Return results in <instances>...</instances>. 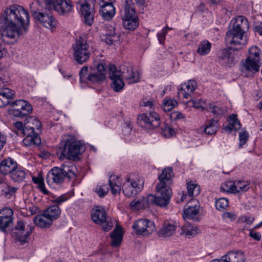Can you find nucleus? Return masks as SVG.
Segmentation results:
<instances>
[{
    "instance_id": "nucleus-11",
    "label": "nucleus",
    "mask_w": 262,
    "mask_h": 262,
    "mask_svg": "<svg viewBox=\"0 0 262 262\" xmlns=\"http://www.w3.org/2000/svg\"><path fill=\"white\" fill-rule=\"evenodd\" d=\"M144 184V180L142 177L132 179L127 177L123 184V193L128 198L134 197L141 191Z\"/></svg>"
},
{
    "instance_id": "nucleus-18",
    "label": "nucleus",
    "mask_w": 262,
    "mask_h": 262,
    "mask_svg": "<svg viewBox=\"0 0 262 262\" xmlns=\"http://www.w3.org/2000/svg\"><path fill=\"white\" fill-rule=\"evenodd\" d=\"M95 0H92V4H90L88 1L81 3L80 12L82 15V19L85 25L90 26L94 23L95 9Z\"/></svg>"
},
{
    "instance_id": "nucleus-30",
    "label": "nucleus",
    "mask_w": 262,
    "mask_h": 262,
    "mask_svg": "<svg viewBox=\"0 0 262 262\" xmlns=\"http://www.w3.org/2000/svg\"><path fill=\"white\" fill-rule=\"evenodd\" d=\"M123 229L117 225L113 232L110 234L112 239L111 245L112 247H117L120 246L123 238Z\"/></svg>"
},
{
    "instance_id": "nucleus-57",
    "label": "nucleus",
    "mask_w": 262,
    "mask_h": 262,
    "mask_svg": "<svg viewBox=\"0 0 262 262\" xmlns=\"http://www.w3.org/2000/svg\"><path fill=\"white\" fill-rule=\"evenodd\" d=\"M9 77L7 72L3 70H0V86L8 81Z\"/></svg>"
},
{
    "instance_id": "nucleus-17",
    "label": "nucleus",
    "mask_w": 262,
    "mask_h": 262,
    "mask_svg": "<svg viewBox=\"0 0 262 262\" xmlns=\"http://www.w3.org/2000/svg\"><path fill=\"white\" fill-rule=\"evenodd\" d=\"M32 228L28 229L25 228V223L21 220L18 221L16 226L12 231V236L21 244L27 242V239L30 235Z\"/></svg>"
},
{
    "instance_id": "nucleus-1",
    "label": "nucleus",
    "mask_w": 262,
    "mask_h": 262,
    "mask_svg": "<svg viewBox=\"0 0 262 262\" xmlns=\"http://www.w3.org/2000/svg\"><path fill=\"white\" fill-rule=\"evenodd\" d=\"M29 24L28 11L20 5H11L0 17V38L8 44L15 42L28 31Z\"/></svg>"
},
{
    "instance_id": "nucleus-48",
    "label": "nucleus",
    "mask_w": 262,
    "mask_h": 262,
    "mask_svg": "<svg viewBox=\"0 0 262 262\" xmlns=\"http://www.w3.org/2000/svg\"><path fill=\"white\" fill-rule=\"evenodd\" d=\"M215 205L217 210L223 211L228 207L229 202L226 198H220L216 201Z\"/></svg>"
},
{
    "instance_id": "nucleus-45",
    "label": "nucleus",
    "mask_w": 262,
    "mask_h": 262,
    "mask_svg": "<svg viewBox=\"0 0 262 262\" xmlns=\"http://www.w3.org/2000/svg\"><path fill=\"white\" fill-rule=\"evenodd\" d=\"M177 105V102L173 99H165L162 103V106L165 112H169Z\"/></svg>"
},
{
    "instance_id": "nucleus-52",
    "label": "nucleus",
    "mask_w": 262,
    "mask_h": 262,
    "mask_svg": "<svg viewBox=\"0 0 262 262\" xmlns=\"http://www.w3.org/2000/svg\"><path fill=\"white\" fill-rule=\"evenodd\" d=\"M6 187L3 189V192L5 196L10 198L11 195H13L16 192L17 188L12 187L7 184H6Z\"/></svg>"
},
{
    "instance_id": "nucleus-7",
    "label": "nucleus",
    "mask_w": 262,
    "mask_h": 262,
    "mask_svg": "<svg viewBox=\"0 0 262 262\" xmlns=\"http://www.w3.org/2000/svg\"><path fill=\"white\" fill-rule=\"evenodd\" d=\"M231 20L225 38L226 45H233L236 49H242L247 44V36L244 35L245 29H243Z\"/></svg>"
},
{
    "instance_id": "nucleus-35",
    "label": "nucleus",
    "mask_w": 262,
    "mask_h": 262,
    "mask_svg": "<svg viewBox=\"0 0 262 262\" xmlns=\"http://www.w3.org/2000/svg\"><path fill=\"white\" fill-rule=\"evenodd\" d=\"M47 217L52 222L57 219L61 213V210L57 205H53L43 211Z\"/></svg>"
},
{
    "instance_id": "nucleus-10",
    "label": "nucleus",
    "mask_w": 262,
    "mask_h": 262,
    "mask_svg": "<svg viewBox=\"0 0 262 262\" xmlns=\"http://www.w3.org/2000/svg\"><path fill=\"white\" fill-rule=\"evenodd\" d=\"M120 14L122 25L125 29L133 31L137 28L139 26V20L135 8L122 6Z\"/></svg>"
},
{
    "instance_id": "nucleus-26",
    "label": "nucleus",
    "mask_w": 262,
    "mask_h": 262,
    "mask_svg": "<svg viewBox=\"0 0 262 262\" xmlns=\"http://www.w3.org/2000/svg\"><path fill=\"white\" fill-rule=\"evenodd\" d=\"M15 93L12 90L3 86L0 89V107H4L7 105L10 106L11 100L15 98Z\"/></svg>"
},
{
    "instance_id": "nucleus-15",
    "label": "nucleus",
    "mask_w": 262,
    "mask_h": 262,
    "mask_svg": "<svg viewBox=\"0 0 262 262\" xmlns=\"http://www.w3.org/2000/svg\"><path fill=\"white\" fill-rule=\"evenodd\" d=\"M133 229L139 235H149L156 230V226L153 221L140 219L136 221L133 225Z\"/></svg>"
},
{
    "instance_id": "nucleus-12",
    "label": "nucleus",
    "mask_w": 262,
    "mask_h": 262,
    "mask_svg": "<svg viewBox=\"0 0 262 262\" xmlns=\"http://www.w3.org/2000/svg\"><path fill=\"white\" fill-rule=\"evenodd\" d=\"M32 110V106L29 102L19 99L11 102L9 113L15 117L24 118L31 113Z\"/></svg>"
},
{
    "instance_id": "nucleus-41",
    "label": "nucleus",
    "mask_w": 262,
    "mask_h": 262,
    "mask_svg": "<svg viewBox=\"0 0 262 262\" xmlns=\"http://www.w3.org/2000/svg\"><path fill=\"white\" fill-rule=\"evenodd\" d=\"M109 189V186L107 184H105L97 185L94 189V191L100 198H103L108 193Z\"/></svg>"
},
{
    "instance_id": "nucleus-47",
    "label": "nucleus",
    "mask_w": 262,
    "mask_h": 262,
    "mask_svg": "<svg viewBox=\"0 0 262 262\" xmlns=\"http://www.w3.org/2000/svg\"><path fill=\"white\" fill-rule=\"evenodd\" d=\"M229 123L234 127V129L237 130L241 128V124L235 114L230 115L228 119Z\"/></svg>"
},
{
    "instance_id": "nucleus-50",
    "label": "nucleus",
    "mask_w": 262,
    "mask_h": 262,
    "mask_svg": "<svg viewBox=\"0 0 262 262\" xmlns=\"http://www.w3.org/2000/svg\"><path fill=\"white\" fill-rule=\"evenodd\" d=\"M135 4L139 6H143L145 4V0H125L122 6H128V8H135Z\"/></svg>"
},
{
    "instance_id": "nucleus-23",
    "label": "nucleus",
    "mask_w": 262,
    "mask_h": 262,
    "mask_svg": "<svg viewBox=\"0 0 262 262\" xmlns=\"http://www.w3.org/2000/svg\"><path fill=\"white\" fill-rule=\"evenodd\" d=\"M177 228V223L171 220H166L163 224L162 227L157 232L159 237L166 238L171 236L174 233Z\"/></svg>"
},
{
    "instance_id": "nucleus-9",
    "label": "nucleus",
    "mask_w": 262,
    "mask_h": 262,
    "mask_svg": "<svg viewBox=\"0 0 262 262\" xmlns=\"http://www.w3.org/2000/svg\"><path fill=\"white\" fill-rule=\"evenodd\" d=\"M72 50L74 59L78 63L82 64L89 59L91 51L85 36H81L76 39Z\"/></svg>"
},
{
    "instance_id": "nucleus-29",
    "label": "nucleus",
    "mask_w": 262,
    "mask_h": 262,
    "mask_svg": "<svg viewBox=\"0 0 262 262\" xmlns=\"http://www.w3.org/2000/svg\"><path fill=\"white\" fill-rule=\"evenodd\" d=\"M17 163L11 158L3 160L0 163V172L3 174H8L12 173L17 167Z\"/></svg>"
},
{
    "instance_id": "nucleus-46",
    "label": "nucleus",
    "mask_w": 262,
    "mask_h": 262,
    "mask_svg": "<svg viewBox=\"0 0 262 262\" xmlns=\"http://www.w3.org/2000/svg\"><path fill=\"white\" fill-rule=\"evenodd\" d=\"M208 111L211 112L214 115L218 117L224 115L226 112V110L222 107L210 104L208 108Z\"/></svg>"
},
{
    "instance_id": "nucleus-6",
    "label": "nucleus",
    "mask_w": 262,
    "mask_h": 262,
    "mask_svg": "<svg viewBox=\"0 0 262 262\" xmlns=\"http://www.w3.org/2000/svg\"><path fill=\"white\" fill-rule=\"evenodd\" d=\"M26 124L23 130V134L26 137L23 141L26 146L38 145L41 143L38 135L40 132L41 123L35 117L29 116L26 119Z\"/></svg>"
},
{
    "instance_id": "nucleus-3",
    "label": "nucleus",
    "mask_w": 262,
    "mask_h": 262,
    "mask_svg": "<svg viewBox=\"0 0 262 262\" xmlns=\"http://www.w3.org/2000/svg\"><path fill=\"white\" fill-rule=\"evenodd\" d=\"M108 76L112 80L111 87L116 92H121L124 87L123 79L127 81L128 83L132 84L140 81L139 73L134 72L131 67L122 64L119 67L111 64L108 67Z\"/></svg>"
},
{
    "instance_id": "nucleus-24",
    "label": "nucleus",
    "mask_w": 262,
    "mask_h": 262,
    "mask_svg": "<svg viewBox=\"0 0 262 262\" xmlns=\"http://www.w3.org/2000/svg\"><path fill=\"white\" fill-rule=\"evenodd\" d=\"M196 82L193 80H190L187 82L182 84L181 88L179 90L178 94L183 98H188L196 89Z\"/></svg>"
},
{
    "instance_id": "nucleus-19",
    "label": "nucleus",
    "mask_w": 262,
    "mask_h": 262,
    "mask_svg": "<svg viewBox=\"0 0 262 262\" xmlns=\"http://www.w3.org/2000/svg\"><path fill=\"white\" fill-rule=\"evenodd\" d=\"M228 48L223 49L219 56L220 62L226 66L232 67L237 62V59L232 51H236L241 49H236V47L233 45H229Z\"/></svg>"
},
{
    "instance_id": "nucleus-13",
    "label": "nucleus",
    "mask_w": 262,
    "mask_h": 262,
    "mask_svg": "<svg viewBox=\"0 0 262 262\" xmlns=\"http://www.w3.org/2000/svg\"><path fill=\"white\" fill-rule=\"evenodd\" d=\"M92 221L102 226L104 231H108L114 226L113 222L107 216L106 211L103 208L98 207L92 214Z\"/></svg>"
},
{
    "instance_id": "nucleus-43",
    "label": "nucleus",
    "mask_w": 262,
    "mask_h": 262,
    "mask_svg": "<svg viewBox=\"0 0 262 262\" xmlns=\"http://www.w3.org/2000/svg\"><path fill=\"white\" fill-rule=\"evenodd\" d=\"M232 22H234L236 25H239L243 29L248 30L249 28V23L247 19L243 16H238L232 19Z\"/></svg>"
},
{
    "instance_id": "nucleus-31",
    "label": "nucleus",
    "mask_w": 262,
    "mask_h": 262,
    "mask_svg": "<svg viewBox=\"0 0 262 262\" xmlns=\"http://www.w3.org/2000/svg\"><path fill=\"white\" fill-rule=\"evenodd\" d=\"M198 231L199 229L196 226L187 222L181 227L180 234L189 238L195 236Z\"/></svg>"
},
{
    "instance_id": "nucleus-53",
    "label": "nucleus",
    "mask_w": 262,
    "mask_h": 262,
    "mask_svg": "<svg viewBox=\"0 0 262 262\" xmlns=\"http://www.w3.org/2000/svg\"><path fill=\"white\" fill-rule=\"evenodd\" d=\"M32 181L34 183L38 185L40 189L44 194L48 193V191L45 188V185L41 178L33 177Z\"/></svg>"
},
{
    "instance_id": "nucleus-36",
    "label": "nucleus",
    "mask_w": 262,
    "mask_h": 262,
    "mask_svg": "<svg viewBox=\"0 0 262 262\" xmlns=\"http://www.w3.org/2000/svg\"><path fill=\"white\" fill-rule=\"evenodd\" d=\"M26 176V171L20 167L15 168L10 174V177L13 181L16 182H20L23 181Z\"/></svg>"
},
{
    "instance_id": "nucleus-2",
    "label": "nucleus",
    "mask_w": 262,
    "mask_h": 262,
    "mask_svg": "<svg viewBox=\"0 0 262 262\" xmlns=\"http://www.w3.org/2000/svg\"><path fill=\"white\" fill-rule=\"evenodd\" d=\"M173 177L172 168L171 167L165 168L158 176L159 182L156 187L157 196L149 194L146 198L142 197L138 200H134L130 203V207L133 209L136 210L146 208L150 205L161 207H166L169 203L171 196V186L173 183Z\"/></svg>"
},
{
    "instance_id": "nucleus-33",
    "label": "nucleus",
    "mask_w": 262,
    "mask_h": 262,
    "mask_svg": "<svg viewBox=\"0 0 262 262\" xmlns=\"http://www.w3.org/2000/svg\"><path fill=\"white\" fill-rule=\"evenodd\" d=\"M108 181L112 193L115 195L120 193L121 184L120 178L115 174H113L110 176Z\"/></svg>"
},
{
    "instance_id": "nucleus-21",
    "label": "nucleus",
    "mask_w": 262,
    "mask_h": 262,
    "mask_svg": "<svg viewBox=\"0 0 262 262\" xmlns=\"http://www.w3.org/2000/svg\"><path fill=\"white\" fill-rule=\"evenodd\" d=\"M53 8L59 14L68 15L73 11L74 5L71 0H56L54 2Z\"/></svg>"
},
{
    "instance_id": "nucleus-62",
    "label": "nucleus",
    "mask_w": 262,
    "mask_h": 262,
    "mask_svg": "<svg viewBox=\"0 0 262 262\" xmlns=\"http://www.w3.org/2000/svg\"><path fill=\"white\" fill-rule=\"evenodd\" d=\"M240 220L242 222L246 223L247 224L250 225L253 224L254 218L253 217L243 216L241 217Z\"/></svg>"
},
{
    "instance_id": "nucleus-22",
    "label": "nucleus",
    "mask_w": 262,
    "mask_h": 262,
    "mask_svg": "<svg viewBox=\"0 0 262 262\" xmlns=\"http://www.w3.org/2000/svg\"><path fill=\"white\" fill-rule=\"evenodd\" d=\"M13 210L10 208H5L0 211V230L5 232L6 229L13 223Z\"/></svg>"
},
{
    "instance_id": "nucleus-51",
    "label": "nucleus",
    "mask_w": 262,
    "mask_h": 262,
    "mask_svg": "<svg viewBox=\"0 0 262 262\" xmlns=\"http://www.w3.org/2000/svg\"><path fill=\"white\" fill-rule=\"evenodd\" d=\"M161 134L164 137L166 138H169L175 134V131L171 127L165 125L161 128Z\"/></svg>"
},
{
    "instance_id": "nucleus-5",
    "label": "nucleus",
    "mask_w": 262,
    "mask_h": 262,
    "mask_svg": "<svg viewBox=\"0 0 262 262\" xmlns=\"http://www.w3.org/2000/svg\"><path fill=\"white\" fill-rule=\"evenodd\" d=\"M84 150L83 145L72 135L64 136L59 145L60 158H66L75 160Z\"/></svg>"
},
{
    "instance_id": "nucleus-64",
    "label": "nucleus",
    "mask_w": 262,
    "mask_h": 262,
    "mask_svg": "<svg viewBox=\"0 0 262 262\" xmlns=\"http://www.w3.org/2000/svg\"><path fill=\"white\" fill-rule=\"evenodd\" d=\"M6 137L1 132H0V151L3 148L4 144L6 143Z\"/></svg>"
},
{
    "instance_id": "nucleus-49",
    "label": "nucleus",
    "mask_w": 262,
    "mask_h": 262,
    "mask_svg": "<svg viewBox=\"0 0 262 262\" xmlns=\"http://www.w3.org/2000/svg\"><path fill=\"white\" fill-rule=\"evenodd\" d=\"M221 188L224 191H227L233 193H236L235 181H229L224 185H222Z\"/></svg>"
},
{
    "instance_id": "nucleus-37",
    "label": "nucleus",
    "mask_w": 262,
    "mask_h": 262,
    "mask_svg": "<svg viewBox=\"0 0 262 262\" xmlns=\"http://www.w3.org/2000/svg\"><path fill=\"white\" fill-rule=\"evenodd\" d=\"M219 127L218 121L212 119L206 123L204 131L208 135H212L216 133Z\"/></svg>"
},
{
    "instance_id": "nucleus-60",
    "label": "nucleus",
    "mask_w": 262,
    "mask_h": 262,
    "mask_svg": "<svg viewBox=\"0 0 262 262\" xmlns=\"http://www.w3.org/2000/svg\"><path fill=\"white\" fill-rule=\"evenodd\" d=\"M69 198V197L67 195L63 194L54 200V203L58 206V205L68 200Z\"/></svg>"
},
{
    "instance_id": "nucleus-38",
    "label": "nucleus",
    "mask_w": 262,
    "mask_h": 262,
    "mask_svg": "<svg viewBox=\"0 0 262 262\" xmlns=\"http://www.w3.org/2000/svg\"><path fill=\"white\" fill-rule=\"evenodd\" d=\"M43 6H41L37 0L30 5V11L34 18L37 17L41 12H43Z\"/></svg>"
},
{
    "instance_id": "nucleus-16",
    "label": "nucleus",
    "mask_w": 262,
    "mask_h": 262,
    "mask_svg": "<svg viewBox=\"0 0 262 262\" xmlns=\"http://www.w3.org/2000/svg\"><path fill=\"white\" fill-rule=\"evenodd\" d=\"M260 61L246 57L241 61L240 70L242 75L245 77L253 76L259 71Z\"/></svg>"
},
{
    "instance_id": "nucleus-63",
    "label": "nucleus",
    "mask_w": 262,
    "mask_h": 262,
    "mask_svg": "<svg viewBox=\"0 0 262 262\" xmlns=\"http://www.w3.org/2000/svg\"><path fill=\"white\" fill-rule=\"evenodd\" d=\"M223 216L225 219H229L231 221H233L236 219L237 216L233 213L225 212L224 213Z\"/></svg>"
},
{
    "instance_id": "nucleus-28",
    "label": "nucleus",
    "mask_w": 262,
    "mask_h": 262,
    "mask_svg": "<svg viewBox=\"0 0 262 262\" xmlns=\"http://www.w3.org/2000/svg\"><path fill=\"white\" fill-rule=\"evenodd\" d=\"M187 204V207L184 210L183 217L184 219H194L199 212L200 206L196 200H192Z\"/></svg>"
},
{
    "instance_id": "nucleus-8",
    "label": "nucleus",
    "mask_w": 262,
    "mask_h": 262,
    "mask_svg": "<svg viewBox=\"0 0 262 262\" xmlns=\"http://www.w3.org/2000/svg\"><path fill=\"white\" fill-rule=\"evenodd\" d=\"M95 67H83L79 75L81 82L95 83L102 81L105 75V67L102 63L96 65Z\"/></svg>"
},
{
    "instance_id": "nucleus-61",
    "label": "nucleus",
    "mask_w": 262,
    "mask_h": 262,
    "mask_svg": "<svg viewBox=\"0 0 262 262\" xmlns=\"http://www.w3.org/2000/svg\"><path fill=\"white\" fill-rule=\"evenodd\" d=\"M167 34V31L165 29H163L162 31L157 34V36L159 43L163 44L165 39V36Z\"/></svg>"
},
{
    "instance_id": "nucleus-59",
    "label": "nucleus",
    "mask_w": 262,
    "mask_h": 262,
    "mask_svg": "<svg viewBox=\"0 0 262 262\" xmlns=\"http://www.w3.org/2000/svg\"><path fill=\"white\" fill-rule=\"evenodd\" d=\"M69 198V197L67 195L63 194L54 200V203L58 206V205L68 200Z\"/></svg>"
},
{
    "instance_id": "nucleus-20",
    "label": "nucleus",
    "mask_w": 262,
    "mask_h": 262,
    "mask_svg": "<svg viewBox=\"0 0 262 262\" xmlns=\"http://www.w3.org/2000/svg\"><path fill=\"white\" fill-rule=\"evenodd\" d=\"M110 2H105L104 0H100V14L105 19L109 20L112 19L116 13L115 8L113 5V2L115 0H110Z\"/></svg>"
},
{
    "instance_id": "nucleus-14",
    "label": "nucleus",
    "mask_w": 262,
    "mask_h": 262,
    "mask_svg": "<svg viewBox=\"0 0 262 262\" xmlns=\"http://www.w3.org/2000/svg\"><path fill=\"white\" fill-rule=\"evenodd\" d=\"M138 122L141 127L149 130L158 127L161 123L159 114L154 112H150L148 114L139 115Z\"/></svg>"
},
{
    "instance_id": "nucleus-42",
    "label": "nucleus",
    "mask_w": 262,
    "mask_h": 262,
    "mask_svg": "<svg viewBox=\"0 0 262 262\" xmlns=\"http://www.w3.org/2000/svg\"><path fill=\"white\" fill-rule=\"evenodd\" d=\"M261 51L256 46H252L248 50V55L247 57H250L251 59L258 60L260 61V53Z\"/></svg>"
},
{
    "instance_id": "nucleus-32",
    "label": "nucleus",
    "mask_w": 262,
    "mask_h": 262,
    "mask_svg": "<svg viewBox=\"0 0 262 262\" xmlns=\"http://www.w3.org/2000/svg\"><path fill=\"white\" fill-rule=\"evenodd\" d=\"M34 222L36 225L40 228L49 227L53 223V222L47 217L43 212L40 214L37 215L34 217Z\"/></svg>"
},
{
    "instance_id": "nucleus-56",
    "label": "nucleus",
    "mask_w": 262,
    "mask_h": 262,
    "mask_svg": "<svg viewBox=\"0 0 262 262\" xmlns=\"http://www.w3.org/2000/svg\"><path fill=\"white\" fill-rule=\"evenodd\" d=\"M189 102H192L193 106L194 108L197 109H201L202 110H204V104L205 102L201 99H198L195 100H190Z\"/></svg>"
},
{
    "instance_id": "nucleus-39",
    "label": "nucleus",
    "mask_w": 262,
    "mask_h": 262,
    "mask_svg": "<svg viewBox=\"0 0 262 262\" xmlns=\"http://www.w3.org/2000/svg\"><path fill=\"white\" fill-rule=\"evenodd\" d=\"M211 48V45L210 42L207 40H204L201 42L197 53L200 55H205L209 53Z\"/></svg>"
},
{
    "instance_id": "nucleus-44",
    "label": "nucleus",
    "mask_w": 262,
    "mask_h": 262,
    "mask_svg": "<svg viewBox=\"0 0 262 262\" xmlns=\"http://www.w3.org/2000/svg\"><path fill=\"white\" fill-rule=\"evenodd\" d=\"M236 193L244 192L249 188V183L248 181H235Z\"/></svg>"
},
{
    "instance_id": "nucleus-34",
    "label": "nucleus",
    "mask_w": 262,
    "mask_h": 262,
    "mask_svg": "<svg viewBox=\"0 0 262 262\" xmlns=\"http://www.w3.org/2000/svg\"><path fill=\"white\" fill-rule=\"evenodd\" d=\"M118 35L116 33L115 28L113 26L106 27L105 33V38L103 39L107 44H112L114 42H116L118 39Z\"/></svg>"
},
{
    "instance_id": "nucleus-40",
    "label": "nucleus",
    "mask_w": 262,
    "mask_h": 262,
    "mask_svg": "<svg viewBox=\"0 0 262 262\" xmlns=\"http://www.w3.org/2000/svg\"><path fill=\"white\" fill-rule=\"evenodd\" d=\"M187 189L189 196L198 195L200 192V186L192 181L187 183Z\"/></svg>"
},
{
    "instance_id": "nucleus-25",
    "label": "nucleus",
    "mask_w": 262,
    "mask_h": 262,
    "mask_svg": "<svg viewBox=\"0 0 262 262\" xmlns=\"http://www.w3.org/2000/svg\"><path fill=\"white\" fill-rule=\"evenodd\" d=\"M221 258L223 262H245L246 257L244 253L241 250L229 251Z\"/></svg>"
},
{
    "instance_id": "nucleus-27",
    "label": "nucleus",
    "mask_w": 262,
    "mask_h": 262,
    "mask_svg": "<svg viewBox=\"0 0 262 262\" xmlns=\"http://www.w3.org/2000/svg\"><path fill=\"white\" fill-rule=\"evenodd\" d=\"M35 19L39 20L44 27L47 28L52 29L56 25V21L51 15L50 10L41 12Z\"/></svg>"
},
{
    "instance_id": "nucleus-58",
    "label": "nucleus",
    "mask_w": 262,
    "mask_h": 262,
    "mask_svg": "<svg viewBox=\"0 0 262 262\" xmlns=\"http://www.w3.org/2000/svg\"><path fill=\"white\" fill-rule=\"evenodd\" d=\"M249 236L255 241H259L261 235L259 232H256L254 230V229H251L250 230Z\"/></svg>"
},
{
    "instance_id": "nucleus-54",
    "label": "nucleus",
    "mask_w": 262,
    "mask_h": 262,
    "mask_svg": "<svg viewBox=\"0 0 262 262\" xmlns=\"http://www.w3.org/2000/svg\"><path fill=\"white\" fill-rule=\"evenodd\" d=\"M38 3L43 6V9L46 11H49L53 7L54 2L53 0H37Z\"/></svg>"
},
{
    "instance_id": "nucleus-4",
    "label": "nucleus",
    "mask_w": 262,
    "mask_h": 262,
    "mask_svg": "<svg viewBox=\"0 0 262 262\" xmlns=\"http://www.w3.org/2000/svg\"><path fill=\"white\" fill-rule=\"evenodd\" d=\"M76 167L72 162H64L60 167H54L48 173L46 180L49 185L62 184L66 179L71 181L76 178Z\"/></svg>"
},
{
    "instance_id": "nucleus-55",
    "label": "nucleus",
    "mask_w": 262,
    "mask_h": 262,
    "mask_svg": "<svg viewBox=\"0 0 262 262\" xmlns=\"http://www.w3.org/2000/svg\"><path fill=\"white\" fill-rule=\"evenodd\" d=\"M249 135L247 132L245 131L241 132L239 135V146L241 147L244 145L248 138Z\"/></svg>"
}]
</instances>
